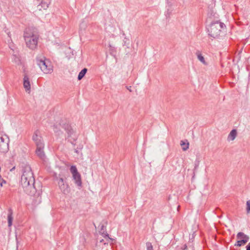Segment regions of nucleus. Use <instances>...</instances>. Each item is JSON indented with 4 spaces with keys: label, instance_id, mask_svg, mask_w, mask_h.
Wrapping results in <instances>:
<instances>
[{
    "label": "nucleus",
    "instance_id": "obj_1",
    "mask_svg": "<svg viewBox=\"0 0 250 250\" xmlns=\"http://www.w3.org/2000/svg\"><path fill=\"white\" fill-rule=\"evenodd\" d=\"M21 184L24 191L27 194L34 197L33 200L34 205H38L41 202V184L40 182L35 183L30 167H25L21 176Z\"/></svg>",
    "mask_w": 250,
    "mask_h": 250
},
{
    "label": "nucleus",
    "instance_id": "obj_2",
    "mask_svg": "<svg viewBox=\"0 0 250 250\" xmlns=\"http://www.w3.org/2000/svg\"><path fill=\"white\" fill-rule=\"evenodd\" d=\"M226 29L225 24L218 21L211 22L207 28L208 36L213 39L219 38Z\"/></svg>",
    "mask_w": 250,
    "mask_h": 250
},
{
    "label": "nucleus",
    "instance_id": "obj_3",
    "mask_svg": "<svg viewBox=\"0 0 250 250\" xmlns=\"http://www.w3.org/2000/svg\"><path fill=\"white\" fill-rule=\"evenodd\" d=\"M62 125V128L65 131L66 135L65 139L68 140V141L70 142L74 146H76L75 143L78 139L79 134L76 133V129L72 128L71 125L69 123H63L62 124H60Z\"/></svg>",
    "mask_w": 250,
    "mask_h": 250
},
{
    "label": "nucleus",
    "instance_id": "obj_4",
    "mask_svg": "<svg viewBox=\"0 0 250 250\" xmlns=\"http://www.w3.org/2000/svg\"><path fill=\"white\" fill-rule=\"evenodd\" d=\"M24 40L26 46L31 49L36 48L38 43V37L33 34L29 29H26L24 33Z\"/></svg>",
    "mask_w": 250,
    "mask_h": 250
},
{
    "label": "nucleus",
    "instance_id": "obj_5",
    "mask_svg": "<svg viewBox=\"0 0 250 250\" xmlns=\"http://www.w3.org/2000/svg\"><path fill=\"white\" fill-rule=\"evenodd\" d=\"M36 62L44 73L49 74L53 71V66L51 62L45 57H37Z\"/></svg>",
    "mask_w": 250,
    "mask_h": 250
},
{
    "label": "nucleus",
    "instance_id": "obj_6",
    "mask_svg": "<svg viewBox=\"0 0 250 250\" xmlns=\"http://www.w3.org/2000/svg\"><path fill=\"white\" fill-rule=\"evenodd\" d=\"M9 139L6 135L0 136V153H5L9 150Z\"/></svg>",
    "mask_w": 250,
    "mask_h": 250
},
{
    "label": "nucleus",
    "instance_id": "obj_7",
    "mask_svg": "<svg viewBox=\"0 0 250 250\" xmlns=\"http://www.w3.org/2000/svg\"><path fill=\"white\" fill-rule=\"evenodd\" d=\"M58 184L60 189L63 194H67L69 193L70 188L63 177H60Z\"/></svg>",
    "mask_w": 250,
    "mask_h": 250
},
{
    "label": "nucleus",
    "instance_id": "obj_8",
    "mask_svg": "<svg viewBox=\"0 0 250 250\" xmlns=\"http://www.w3.org/2000/svg\"><path fill=\"white\" fill-rule=\"evenodd\" d=\"M32 139L37 147L44 146L43 139L38 130H36L32 136Z\"/></svg>",
    "mask_w": 250,
    "mask_h": 250
},
{
    "label": "nucleus",
    "instance_id": "obj_9",
    "mask_svg": "<svg viewBox=\"0 0 250 250\" xmlns=\"http://www.w3.org/2000/svg\"><path fill=\"white\" fill-rule=\"evenodd\" d=\"M63 123H68L66 121H61V122L59 124V125H54L53 126V131L58 136L62 135V132L60 129V127H62V125H60V124H62Z\"/></svg>",
    "mask_w": 250,
    "mask_h": 250
},
{
    "label": "nucleus",
    "instance_id": "obj_10",
    "mask_svg": "<svg viewBox=\"0 0 250 250\" xmlns=\"http://www.w3.org/2000/svg\"><path fill=\"white\" fill-rule=\"evenodd\" d=\"M23 86L25 89L26 91H29L30 92L31 85L29 81V79L27 75H25L23 78Z\"/></svg>",
    "mask_w": 250,
    "mask_h": 250
},
{
    "label": "nucleus",
    "instance_id": "obj_11",
    "mask_svg": "<svg viewBox=\"0 0 250 250\" xmlns=\"http://www.w3.org/2000/svg\"><path fill=\"white\" fill-rule=\"evenodd\" d=\"M44 147V146L37 147L36 150V154L42 159H44L45 158V154L43 151Z\"/></svg>",
    "mask_w": 250,
    "mask_h": 250
},
{
    "label": "nucleus",
    "instance_id": "obj_12",
    "mask_svg": "<svg viewBox=\"0 0 250 250\" xmlns=\"http://www.w3.org/2000/svg\"><path fill=\"white\" fill-rule=\"evenodd\" d=\"M73 178L76 185L78 187H81L82 182L81 180V176L79 173L73 175Z\"/></svg>",
    "mask_w": 250,
    "mask_h": 250
},
{
    "label": "nucleus",
    "instance_id": "obj_13",
    "mask_svg": "<svg viewBox=\"0 0 250 250\" xmlns=\"http://www.w3.org/2000/svg\"><path fill=\"white\" fill-rule=\"evenodd\" d=\"M99 232L103 235V236L104 238H105V239L107 238L108 239L113 241V239L109 237V234L107 233V232L106 231V228L104 226V225H102L101 226V228L100 229V230L99 231Z\"/></svg>",
    "mask_w": 250,
    "mask_h": 250
},
{
    "label": "nucleus",
    "instance_id": "obj_14",
    "mask_svg": "<svg viewBox=\"0 0 250 250\" xmlns=\"http://www.w3.org/2000/svg\"><path fill=\"white\" fill-rule=\"evenodd\" d=\"M8 215H7V220H8V226L9 227H10L12 225L13 217V210L10 208L8 210Z\"/></svg>",
    "mask_w": 250,
    "mask_h": 250
},
{
    "label": "nucleus",
    "instance_id": "obj_15",
    "mask_svg": "<svg viewBox=\"0 0 250 250\" xmlns=\"http://www.w3.org/2000/svg\"><path fill=\"white\" fill-rule=\"evenodd\" d=\"M249 237L245 236V239H240L239 240H238L234 244V246L237 247L244 246L249 241Z\"/></svg>",
    "mask_w": 250,
    "mask_h": 250
},
{
    "label": "nucleus",
    "instance_id": "obj_16",
    "mask_svg": "<svg viewBox=\"0 0 250 250\" xmlns=\"http://www.w3.org/2000/svg\"><path fill=\"white\" fill-rule=\"evenodd\" d=\"M180 145L183 151L187 150L189 147V143L187 140L181 141Z\"/></svg>",
    "mask_w": 250,
    "mask_h": 250
},
{
    "label": "nucleus",
    "instance_id": "obj_17",
    "mask_svg": "<svg viewBox=\"0 0 250 250\" xmlns=\"http://www.w3.org/2000/svg\"><path fill=\"white\" fill-rule=\"evenodd\" d=\"M237 135V130L235 129H232L229 133L228 139L230 140H234Z\"/></svg>",
    "mask_w": 250,
    "mask_h": 250
},
{
    "label": "nucleus",
    "instance_id": "obj_18",
    "mask_svg": "<svg viewBox=\"0 0 250 250\" xmlns=\"http://www.w3.org/2000/svg\"><path fill=\"white\" fill-rule=\"evenodd\" d=\"M50 3V0H42L40 3V6L42 8L45 10L48 7V5Z\"/></svg>",
    "mask_w": 250,
    "mask_h": 250
},
{
    "label": "nucleus",
    "instance_id": "obj_19",
    "mask_svg": "<svg viewBox=\"0 0 250 250\" xmlns=\"http://www.w3.org/2000/svg\"><path fill=\"white\" fill-rule=\"evenodd\" d=\"M87 71V69L86 68H84L79 73L78 76V80H82L84 76H85V74L86 73Z\"/></svg>",
    "mask_w": 250,
    "mask_h": 250
},
{
    "label": "nucleus",
    "instance_id": "obj_20",
    "mask_svg": "<svg viewBox=\"0 0 250 250\" xmlns=\"http://www.w3.org/2000/svg\"><path fill=\"white\" fill-rule=\"evenodd\" d=\"M196 54L197 55L198 59L204 64L207 65V63L205 61L204 57L202 56V55L199 51L197 52Z\"/></svg>",
    "mask_w": 250,
    "mask_h": 250
},
{
    "label": "nucleus",
    "instance_id": "obj_21",
    "mask_svg": "<svg viewBox=\"0 0 250 250\" xmlns=\"http://www.w3.org/2000/svg\"><path fill=\"white\" fill-rule=\"evenodd\" d=\"M129 45H130V41L128 39L125 37L124 39L123 40V45L124 46H125L127 48H129Z\"/></svg>",
    "mask_w": 250,
    "mask_h": 250
},
{
    "label": "nucleus",
    "instance_id": "obj_22",
    "mask_svg": "<svg viewBox=\"0 0 250 250\" xmlns=\"http://www.w3.org/2000/svg\"><path fill=\"white\" fill-rule=\"evenodd\" d=\"M249 237V236L246 235L242 232H239L237 234V238L238 239H245V237Z\"/></svg>",
    "mask_w": 250,
    "mask_h": 250
},
{
    "label": "nucleus",
    "instance_id": "obj_23",
    "mask_svg": "<svg viewBox=\"0 0 250 250\" xmlns=\"http://www.w3.org/2000/svg\"><path fill=\"white\" fill-rule=\"evenodd\" d=\"M70 170L72 174V175L79 173L76 167L75 166H72L70 167Z\"/></svg>",
    "mask_w": 250,
    "mask_h": 250
},
{
    "label": "nucleus",
    "instance_id": "obj_24",
    "mask_svg": "<svg viewBox=\"0 0 250 250\" xmlns=\"http://www.w3.org/2000/svg\"><path fill=\"white\" fill-rule=\"evenodd\" d=\"M146 250H153L151 243L147 242L146 243Z\"/></svg>",
    "mask_w": 250,
    "mask_h": 250
},
{
    "label": "nucleus",
    "instance_id": "obj_25",
    "mask_svg": "<svg viewBox=\"0 0 250 250\" xmlns=\"http://www.w3.org/2000/svg\"><path fill=\"white\" fill-rule=\"evenodd\" d=\"M53 177L55 180L59 181L60 177H63L61 174L58 175L56 173H54L53 174Z\"/></svg>",
    "mask_w": 250,
    "mask_h": 250
},
{
    "label": "nucleus",
    "instance_id": "obj_26",
    "mask_svg": "<svg viewBox=\"0 0 250 250\" xmlns=\"http://www.w3.org/2000/svg\"><path fill=\"white\" fill-rule=\"evenodd\" d=\"M247 205V212L249 213L250 212V200H248L246 203Z\"/></svg>",
    "mask_w": 250,
    "mask_h": 250
},
{
    "label": "nucleus",
    "instance_id": "obj_27",
    "mask_svg": "<svg viewBox=\"0 0 250 250\" xmlns=\"http://www.w3.org/2000/svg\"><path fill=\"white\" fill-rule=\"evenodd\" d=\"M6 181L4 179H2L1 178V179H0V187H2L3 184H5Z\"/></svg>",
    "mask_w": 250,
    "mask_h": 250
},
{
    "label": "nucleus",
    "instance_id": "obj_28",
    "mask_svg": "<svg viewBox=\"0 0 250 250\" xmlns=\"http://www.w3.org/2000/svg\"><path fill=\"white\" fill-rule=\"evenodd\" d=\"M181 249L183 250H187L188 249V246L185 244L184 245L182 248H181Z\"/></svg>",
    "mask_w": 250,
    "mask_h": 250
},
{
    "label": "nucleus",
    "instance_id": "obj_29",
    "mask_svg": "<svg viewBox=\"0 0 250 250\" xmlns=\"http://www.w3.org/2000/svg\"><path fill=\"white\" fill-rule=\"evenodd\" d=\"M246 250H250V242L246 247Z\"/></svg>",
    "mask_w": 250,
    "mask_h": 250
},
{
    "label": "nucleus",
    "instance_id": "obj_30",
    "mask_svg": "<svg viewBox=\"0 0 250 250\" xmlns=\"http://www.w3.org/2000/svg\"><path fill=\"white\" fill-rule=\"evenodd\" d=\"M126 87L130 92L132 91L131 89V86H126Z\"/></svg>",
    "mask_w": 250,
    "mask_h": 250
},
{
    "label": "nucleus",
    "instance_id": "obj_31",
    "mask_svg": "<svg viewBox=\"0 0 250 250\" xmlns=\"http://www.w3.org/2000/svg\"><path fill=\"white\" fill-rule=\"evenodd\" d=\"M74 151H75V153H76L77 154H79V150H78L77 148H75L74 149Z\"/></svg>",
    "mask_w": 250,
    "mask_h": 250
},
{
    "label": "nucleus",
    "instance_id": "obj_32",
    "mask_svg": "<svg viewBox=\"0 0 250 250\" xmlns=\"http://www.w3.org/2000/svg\"><path fill=\"white\" fill-rule=\"evenodd\" d=\"M189 248H190L191 250H193V247L192 246H189Z\"/></svg>",
    "mask_w": 250,
    "mask_h": 250
},
{
    "label": "nucleus",
    "instance_id": "obj_33",
    "mask_svg": "<svg viewBox=\"0 0 250 250\" xmlns=\"http://www.w3.org/2000/svg\"><path fill=\"white\" fill-rule=\"evenodd\" d=\"M103 239H102V240L100 241L101 242H102L103 241Z\"/></svg>",
    "mask_w": 250,
    "mask_h": 250
}]
</instances>
